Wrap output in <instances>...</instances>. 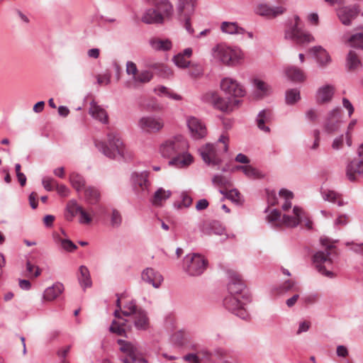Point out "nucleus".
Returning <instances> with one entry per match:
<instances>
[{"label":"nucleus","instance_id":"nucleus-35","mask_svg":"<svg viewBox=\"0 0 363 363\" xmlns=\"http://www.w3.org/2000/svg\"><path fill=\"white\" fill-rule=\"evenodd\" d=\"M272 114L270 111L268 110H262L261 111L257 118V123L258 128L265 132H269V128L265 125L266 123H268L271 120Z\"/></svg>","mask_w":363,"mask_h":363},{"label":"nucleus","instance_id":"nucleus-48","mask_svg":"<svg viewBox=\"0 0 363 363\" xmlns=\"http://www.w3.org/2000/svg\"><path fill=\"white\" fill-rule=\"evenodd\" d=\"M212 182L215 186L219 187H228L231 186L230 179L220 174L215 175L212 179Z\"/></svg>","mask_w":363,"mask_h":363},{"label":"nucleus","instance_id":"nucleus-8","mask_svg":"<svg viewBox=\"0 0 363 363\" xmlns=\"http://www.w3.org/2000/svg\"><path fill=\"white\" fill-rule=\"evenodd\" d=\"M213 56L228 65H238L244 58V54L240 49H233L223 45L217 46L213 49Z\"/></svg>","mask_w":363,"mask_h":363},{"label":"nucleus","instance_id":"nucleus-44","mask_svg":"<svg viewBox=\"0 0 363 363\" xmlns=\"http://www.w3.org/2000/svg\"><path fill=\"white\" fill-rule=\"evenodd\" d=\"M220 193L236 204H240L242 201V196L236 189H233L229 191L220 190Z\"/></svg>","mask_w":363,"mask_h":363},{"label":"nucleus","instance_id":"nucleus-54","mask_svg":"<svg viewBox=\"0 0 363 363\" xmlns=\"http://www.w3.org/2000/svg\"><path fill=\"white\" fill-rule=\"evenodd\" d=\"M26 271L30 274V277L33 278L38 277L41 274L40 269L33 264L30 261L26 262Z\"/></svg>","mask_w":363,"mask_h":363},{"label":"nucleus","instance_id":"nucleus-27","mask_svg":"<svg viewBox=\"0 0 363 363\" xmlns=\"http://www.w3.org/2000/svg\"><path fill=\"white\" fill-rule=\"evenodd\" d=\"M115 160L125 161L131 158V153L126 149L120 138L115 135Z\"/></svg>","mask_w":363,"mask_h":363},{"label":"nucleus","instance_id":"nucleus-3","mask_svg":"<svg viewBox=\"0 0 363 363\" xmlns=\"http://www.w3.org/2000/svg\"><path fill=\"white\" fill-rule=\"evenodd\" d=\"M320 241L325 250L315 253L313 257V264L319 273L333 279L336 276L333 270L334 259L336 257L335 246L328 238H320Z\"/></svg>","mask_w":363,"mask_h":363},{"label":"nucleus","instance_id":"nucleus-34","mask_svg":"<svg viewBox=\"0 0 363 363\" xmlns=\"http://www.w3.org/2000/svg\"><path fill=\"white\" fill-rule=\"evenodd\" d=\"M79 274L78 276V280L80 286L84 289V290L88 287H91L92 285V281L88 268L84 265H82L79 268Z\"/></svg>","mask_w":363,"mask_h":363},{"label":"nucleus","instance_id":"nucleus-63","mask_svg":"<svg viewBox=\"0 0 363 363\" xmlns=\"http://www.w3.org/2000/svg\"><path fill=\"white\" fill-rule=\"evenodd\" d=\"M126 72L128 74H132L133 79L138 73L136 65L133 62H128L126 64Z\"/></svg>","mask_w":363,"mask_h":363},{"label":"nucleus","instance_id":"nucleus-47","mask_svg":"<svg viewBox=\"0 0 363 363\" xmlns=\"http://www.w3.org/2000/svg\"><path fill=\"white\" fill-rule=\"evenodd\" d=\"M152 78V74L147 70L141 71L135 76L133 82L135 83H147Z\"/></svg>","mask_w":363,"mask_h":363},{"label":"nucleus","instance_id":"nucleus-14","mask_svg":"<svg viewBox=\"0 0 363 363\" xmlns=\"http://www.w3.org/2000/svg\"><path fill=\"white\" fill-rule=\"evenodd\" d=\"M138 127L146 133H158L164 127L162 118L156 116H146L138 121Z\"/></svg>","mask_w":363,"mask_h":363},{"label":"nucleus","instance_id":"nucleus-26","mask_svg":"<svg viewBox=\"0 0 363 363\" xmlns=\"http://www.w3.org/2000/svg\"><path fill=\"white\" fill-rule=\"evenodd\" d=\"M89 113L93 118L102 123H108V114L106 110L94 101L90 103Z\"/></svg>","mask_w":363,"mask_h":363},{"label":"nucleus","instance_id":"nucleus-29","mask_svg":"<svg viewBox=\"0 0 363 363\" xmlns=\"http://www.w3.org/2000/svg\"><path fill=\"white\" fill-rule=\"evenodd\" d=\"M64 291V286L60 282L54 284L48 287L43 293V299L48 301H52L57 298Z\"/></svg>","mask_w":363,"mask_h":363},{"label":"nucleus","instance_id":"nucleus-25","mask_svg":"<svg viewBox=\"0 0 363 363\" xmlns=\"http://www.w3.org/2000/svg\"><path fill=\"white\" fill-rule=\"evenodd\" d=\"M141 21L146 24H157L164 22V16L157 9H148L141 16Z\"/></svg>","mask_w":363,"mask_h":363},{"label":"nucleus","instance_id":"nucleus-13","mask_svg":"<svg viewBox=\"0 0 363 363\" xmlns=\"http://www.w3.org/2000/svg\"><path fill=\"white\" fill-rule=\"evenodd\" d=\"M195 0H179L177 10L179 18L184 22V26L189 34H194V30L191 26V15L194 13Z\"/></svg>","mask_w":363,"mask_h":363},{"label":"nucleus","instance_id":"nucleus-5","mask_svg":"<svg viewBox=\"0 0 363 363\" xmlns=\"http://www.w3.org/2000/svg\"><path fill=\"white\" fill-rule=\"evenodd\" d=\"M303 218V211L296 206L294 207L291 214L286 213L281 217L280 212L274 209L267 217L269 223L276 225H284L287 228L298 226L301 223Z\"/></svg>","mask_w":363,"mask_h":363},{"label":"nucleus","instance_id":"nucleus-30","mask_svg":"<svg viewBox=\"0 0 363 363\" xmlns=\"http://www.w3.org/2000/svg\"><path fill=\"white\" fill-rule=\"evenodd\" d=\"M363 174V161L355 162H350L346 168V175L347 179L351 182H354L357 179L356 174Z\"/></svg>","mask_w":363,"mask_h":363},{"label":"nucleus","instance_id":"nucleus-58","mask_svg":"<svg viewBox=\"0 0 363 363\" xmlns=\"http://www.w3.org/2000/svg\"><path fill=\"white\" fill-rule=\"evenodd\" d=\"M43 187L48 191H52L56 186L57 182L52 178H45L42 181Z\"/></svg>","mask_w":363,"mask_h":363},{"label":"nucleus","instance_id":"nucleus-40","mask_svg":"<svg viewBox=\"0 0 363 363\" xmlns=\"http://www.w3.org/2000/svg\"><path fill=\"white\" fill-rule=\"evenodd\" d=\"M84 197L91 204L96 203L100 199V192L94 186H88L84 189Z\"/></svg>","mask_w":363,"mask_h":363},{"label":"nucleus","instance_id":"nucleus-56","mask_svg":"<svg viewBox=\"0 0 363 363\" xmlns=\"http://www.w3.org/2000/svg\"><path fill=\"white\" fill-rule=\"evenodd\" d=\"M356 120H352L348 125L347 130L346 132V142L347 145L350 147L352 145V130L354 128V125H356Z\"/></svg>","mask_w":363,"mask_h":363},{"label":"nucleus","instance_id":"nucleus-49","mask_svg":"<svg viewBox=\"0 0 363 363\" xmlns=\"http://www.w3.org/2000/svg\"><path fill=\"white\" fill-rule=\"evenodd\" d=\"M96 146L105 156L112 158V144L111 140L109 141V146L105 142H96Z\"/></svg>","mask_w":363,"mask_h":363},{"label":"nucleus","instance_id":"nucleus-50","mask_svg":"<svg viewBox=\"0 0 363 363\" xmlns=\"http://www.w3.org/2000/svg\"><path fill=\"white\" fill-rule=\"evenodd\" d=\"M253 83L256 89L260 91L263 94H267L271 91L270 86L260 79H255Z\"/></svg>","mask_w":363,"mask_h":363},{"label":"nucleus","instance_id":"nucleus-2","mask_svg":"<svg viewBox=\"0 0 363 363\" xmlns=\"http://www.w3.org/2000/svg\"><path fill=\"white\" fill-rule=\"evenodd\" d=\"M138 309L135 301L127 294L117 296L115 306V335L122 336L130 329L127 318L133 315Z\"/></svg>","mask_w":363,"mask_h":363},{"label":"nucleus","instance_id":"nucleus-4","mask_svg":"<svg viewBox=\"0 0 363 363\" xmlns=\"http://www.w3.org/2000/svg\"><path fill=\"white\" fill-rule=\"evenodd\" d=\"M229 137L222 134L216 144L208 143L199 149L203 161L208 165L215 167L222 163L221 155L228 150Z\"/></svg>","mask_w":363,"mask_h":363},{"label":"nucleus","instance_id":"nucleus-38","mask_svg":"<svg viewBox=\"0 0 363 363\" xmlns=\"http://www.w3.org/2000/svg\"><path fill=\"white\" fill-rule=\"evenodd\" d=\"M82 207L78 205L76 201L72 200L69 201L66 207V211L65 213V218L67 220H72L73 218L79 214L81 211Z\"/></svg>","mask_w":363,"mask_h":363},{"label":"nucleus","instance_id":"nucleus-16","mask_svg":"<svg viewBox=\"0 0 363 363\" xmlns=\"http://www.w3.org/2000/svg\"><path fill=\"white\" fill-rule=\"evenodd\" d=\"M141 279L144 282L151 285L155 289H159L164 281L162 274L152 267H147L143 270Z\"/></svg>","mask_w":363,"mask_h":363},{"label":"nucleus","instance_id":"nucleus-19","mask_svg":"<svg viewBox=\"0 0 363 363\" xmlns=\"http://www.w3.org/2000/svg\"><path fill=\"white\" fill-rule=\"evenodd\" d=\"M341 118L342 115L340 108H335L330 111L328 113L325 121L326 130L329 133L337 130L342 122Z\"/></svg>","mask_w":363,"mask_h":363},{"label":"nucleus","instance_id":"nucleus-43","mask_svg":"<svg viewBox=\"0 0 363 363\" xmlns=\"http://www.w3.org/2000/svg\"><path fill=\"white\" fill-rule=\"evenodd\" d=\"M69 181L72 186L77 191H82L85 186L84 177L78 173L73 172L69 176Z\"/></svg>","mask_w":363,"mask_h":363},{"label":"nucleus","instance_id":"nucleus-1","mask_svg":"<svg viewBox=\"0 0 363 363\" xmlns=\"http://www.w3.org/2000/svg\"><path fill=\"white\" fill-rule=\"evenodd\" d=\"M189 144L182 135H176L163 141L159 152L163 157L172 158L169 164L176 168H186L194 161L193 157L187 152Z\"/></svg>","mask_w":363,"mask_h":363},{"label":"nucleus","instance_id":"nucleus-64","mask_svg":"<svg viewBox=\"0 0 363 363\" xmlns=\"http://www.w3.org/2000/svg\"><path fill=\"white\" fill-rule=\"evenodd\" d=\"M310 327H311L310 321L304 320V321L300 322L299 325H298V329L296 332V334L299 335L302 333L307 332L309 330Z\"/></svg>","mask_w":363,"mask_h":363},{"label":"nucleus","instance_id":"nucleus-7","mask_svg":"<svg viewBox=\"0 0 363 363\" xmlns=\"http://www.w3.org/2000/svg\"><path fill=\"white\" fill-rule=\"evenodd\" d=\"M115 342H117L118 350L123 354L121 360L123 363L138 362L145 363L146 360L140 355L137 345L132 341L125 338L115 337Z\"/></svg>","mask_w":363,"mask_h":363},{"label":"nucleus","instance_id":"nucleus-55","mask_svg":"<svg viewBox=\"0 0 363 363\" xmlns=\"http://www.w3.org/2000/svg\"><path fill=\"white\" fill-rule=\"evenodd\" d=\"M203 71L201 66L192 65L189 69V75L193 78H199L203 75Z\"/></svg>","mask_w":363,"mask_h":363},{"label":"nucleus","instance_id":"nucleus-31","mask_svg":"<svg viewBox=\"0 0 363 363\" xmlns=\"http://www.w3.org/2000/svg\"><path fill=\"white\" fill-rule=\"evenodd\" d=\"M192 55V49L190 48H186L182 52L178 53L173 58L174 64L181 68H186L189 66L190 61L187 58H190Z\"/></svg>","mask_w":363,"mask_h":363},{"label":"nucleus","instance_id":"nucleus-45","mask_svg":"<svg viewBox=\"0 0 363 363\" xmlns=\"http://www.w3.org/2000/svg\"><path fill=\"white\" fill-rule=\"evenodd\" d=\"M286 103L288 105H294L301 99L300 91L298 89H291L286 91Z\"/></svg>","mask_w":363,"mask_h":363},{"label":"nucleus","instance_id":"nucleus-11","mask_svg":"<svg viewBox=\"0 0 363 363\" xmlns=\"http://www.w3.org/2000/svg\"><path fill=\"white\" fill-rule=\"evenodd\" d=\"M148 171L133 172L130 177V185L138 196H147L150 193V182L148 179Z\"/></svg>","mask_w":363,"mask_h":363},{"label":"nucleus","instance_id":"nucleus-33","mask_svg":"<svg viewBox=\"0 0 363 363\" xmlns=\"http://www.w3.org/2000/svg\"><path fill=\"white\" fill-rule=\"evenodd\" d=\"M150 45L153 50L157 51H167L172 47V42L169 39H160L157 38L150 39Z\"/></svg>","mask_w":363,"mask_h":363},{"label":"nucleus","instance_id":"nucleus-20","mask_svg":"<svg viewBox=\"0 0 363 363\" xmlns=\"http://www.w3.org/2000/svg\"><path fill=\"white\" fill-rule=\"evenodd\" d=\"M245 284L240 279L238 274L235 272H230V281L228 285V295L242 296L247 295L245 291Z\"/></svg>","mask_w":363,"mask_h":363},{"label":"nucleus","instance_id":"nucleus-57","mask_svg":"<svg viewBox=\"0 0 363 363\" xmlns=\"http://www.w3.org/2000/svg\"><path fill=\"white\" fill-rule=\"evenodd\" d=\"M211 233L215 235H223L225 231V229L222 225L217 221H213L211 223Z\"/></svg>","mask_w":363,"mask_h":363},{"label":"nucleus","instance_id":"nucleus-36","mask_svg":"<svg viewBox=\"0 0 363 363\" xmlns=\"http://www.w3.org/2000/svg\"><path fill=\"white\" fill-rule=\"evenodd\" d=\"M171 195L172 192L169 190L159 188L154 194L152 203L154 206H160L162 205L163 202L171 196Z\"/></svg>","mask_w":363,"mask_h":363},{"label":"nucleus","instance_id":"nucleus-61","mask_svg":"<svg viewBox=\"0 0 363 363\" xmlns=\"http://www.w3.org/2000/svg\"><path fill=\"white\" fill-rule=\"evenodd\" d=\"M283 290L285 291L294 290L296 291H299V288L296 286V282L292 280H288L283 284Z\"/></svg>","mask_w":363,"mask_h":363},{"label":"nucleus","instance_id":"nucleus-21","mask_svg":"<svg viewBox=\"0 0 363 363\" xmlns=\"http://www.w3.org/2000/svg\"><path fill=\"white\" fill-rule=\"evenodd\" d=\"M284 73L287 79L292 82L302 83L306 79L305 72L295 65L286 66L284 69Z\"/></svg>","mask_w":363,"mask_h":363},{"label":"nucleus","instance_id":"nucleus-24","mask_svg":"<svg viewBox=\"0 0 363 363\" xmlns=\"http://www.w3.org/2000/svg\"><path fill=\"white\" fill-rule=\"evenodd\" d=\"M335 90V86L331 84H325L319 87L316 92L317 101L320 104L330 101L333 97Z\"/></svg>","mask_w":363,"mask_h":363},{"label":"nucleus","instance_id":"nucleus-9","mask_svg":"<svg viewBox=\"0 0 363 363\" xmlns=\"http://www.w3.org/2000/svg\"><path fill=\"white\" fill-rule=\"evenodd\" d=\"M294 24H291L285 31V38L292 40L298 45H305L313 42L315 40L313 36L302 30L300 17L294 16Z\"/></svg>","mask_w":363,"mask_h":363},{"label":"nucleus","instance_id":"nucleus-22","mask_svg":"<svg viewBox=\"0 0 363 363\" xmlns=\"http://www.w3.org/2000/svg\"><path fill=\"white\" fill-rule=\"evenodd\" d=\"M358 10L355 6H343L337 11V15L342 24L348 26L356 18Z\"/></svg>","mask_w":363,"mask_h":363},{"label":"nucleus","instance_id":"nucleus-32","mask_svg":"<svg viewBox=\"0 0 363 363\" xmlns=\"http://www.w3.org/2000/svg\"><path fill=\"white\" fill-rule=\"evenodd\" d=\"M222 32L230 35H243L245 30L239 26L236 22L223 21L220 25Z\"/></svg>","mask_w":363,"mask_h":363},{"label":"nucleus","instance_id":"nucleus-28","mask_svg":"<svg viewBox=\"0 0 363 363\" xmlns=\"http://www.w3.org/2000/svg\"><path fill=\"white\" fill-rule=\"evenodd\" d=\"M310 52L315 57L320 66L325 67L330 62V55L321 46H314L310 49Z\"/></svg>","mask_w":363,"mask_h":363},{"label":"nucleus","instance_id":"nucleus-51","mask_svg":"<svg viewBox=\"0 0 363 363\" xmlns=\"http://www.w3.org/2000/svg\"><path fill=\"white\" fill-rule=\"evenodd\" d=\"M242 172L250 179H257L262 177V174L257 169L250 165H245V167H243Z\"/></svg>","mask_w":363,"mask_h":363},{"label":"nucleus","instance_id":"nucleus-53","mask_svg":"<svg viewBox=\"0 0 363 363\" xmlns=\"http://www.w3.org/2000/svg\"><path fill=\"white\" fill-rule=\"evenodd\" d=\"M57 241L60 243L61 247L67 252H74L77 248V245L68 239L59 238Z\"/></svg>","mask_w":363,"mask_h":363},{"label":"nucleus","instance_id":"nucleus-15","mask_svg":"<svg viewBox=\"0 0 363 363\" xmlns=\"http://www.w3.org/2000/svg\"><path fill=\"white\" fill-rule=\"evenodd\" d=\"M207 96L210 97L211 103L213 106L223 112H230L233 110L234 106H238L240 104V100H235L231 102L230 99L220 97L216 92H211L207 94Z\"/></svg>","mask_w":363,"mask_h":363},{"label":"nucleus","instance_id":"nucleus-39","mask_svg":"<svg viewBox=\"0 0 363 363\" xmlns=\"http://www.w3.org/2000/svg\"><path fill=\"white\" fill-rule=\"evenodd\" d=\"M154 91L159 96H166L176 101H180L182 99V96L172 92L169 89L164 86H157L155 88Z\"/></svg>","mask_w":363,"mask_h":363},{"label":"nucleus","instance_id":"nucleus-59","mask_svg":"<svg viewBox=\"0 0 363 363\" xmlns=\"http://www.w3.org/2000/svg\"><path fill=\"white\" fill-rule=\"evenodd\" d=\"M79 222L82 224H89L91 221V217L82 208L79 213Z\"/></svg>","mask_w":363,"mask_h":363},{"label":"nucleus","instance_id":"nucleus-52","mask_svg":"<svg viewBox=\"0 0 363 363\" xmlns=\"http://www.w3.org/2000/svg\"><path fill=\"white\" fill-rule=\"evenodd\" d=\"M181 199V203H179L178 205L176 203H174V206L177 207V208H181L183 207L188 208L191 205L192 199L186 192L182 193Z\"/></svg>","mask_w":363,"mask_h":363},{"label":"nucleus","instance_id":"nucleus-60","mask_svg":"<svg viewBox=\"0 0 363 363\" xmlns=\"http://www.w3.org/2000/svg\"><path fill=\"white\" fill-rule=\"evenodd\" d=\"M111 75L110 73H104L97 77V82L101 85H106L111 82Z\"/></svg>","mask_w":363,"mask_h":363},{"label":"nucleus","instance_id":"nucleus-46","mask_svg":"<svg viewBox=\"0 0 363 363\" xmlns=\"http://www.w3.org/2000/svg\"><path fill=\"white\" fill-rule=\"evenodd\" d=\"M279 196L285 199L284 203L282 204L281 208L284 211L289 210L291 208V199L294 198V194L291 191L282 189L279 191Z\"/></svg>","mask_w":363,"mask_h":363},{"label":"nucleus","instance_id":"nucleus-6","mask_svg":"<svg viewBox=\"0 0 363 363\" xmlns=\"http://www.w3.org/2000/svg\"><path fill=\"white\" fill-rule=\"evenodd\" d=\"M208 260L201 254L189 253L183 259L182 269L191 277L201 275L207 269Z\"/></svg>","mask_w":363,"mask_h":363},{"label":"nucleus","instance_id":"nucleus-17","mask_svg":"<svg viewBox=\"0 0 363 363\" xmlns=\"http://www.w3.org/2000/svg\"><path fill=\"white\" fill-rule=\"evenodd\" d=\"M186 124L192 138L194 139H201L206 135V125L199 118L194 116H189L186 118Z\"/></svg>","mask_w":363,"mask_h":363},{"label":"nucleus","instance_id":"nucleus-37","mask_svg":"<svg viewBox=\"0 0 363 363\" xmlns=\"http://www.w3.org/2000/svg\"><path fill=\"white\" fill-rule=\"evenodd\" d=\"M321 194L325 201L337 203L339 206H342L345 204L342 199L341 196L333 190L323 189Z\"/></svg>","mask_w":363,"mask_h":363},{"label":"nucleus","instance_id":"nucleus-23","mask_svg":"<svg viewBox=\"0 0 363 363\" xmlns=\"http://www.w3.org/2000/svg\"><path fill=\"white\" fill-rule=\"evenodd\" d=\"M134 326L138 330H147L150 327V318L145 311L138 308L134 313Z\"/></svg>","mask_w":363,"mask_h":363},{"label":"nucleus","instance_id":"nucleus-41","mask_svg":"<svg viewBox=\"0 0 363 363\" xmlns=\"http://www.w3.org/2000/svg\"><path fill=\"white\" fill-rule=\"evenodd\" d=\"M157 12L162 13L164 20L165 18H168L172 16L173 13V6L168 1H161L157 4Z\"/></svg>","mask_w":363,"mask_h":363},{"label":"nucleus","instance_id":"nucleus-18","mask_svg":"<svg viewBox=\"0 0 363 363\" xmlns=\"http://www.w3.org/2000/svg\"><path fill=\"white\" fill-rule=\"evenodd\" d=\"M286 10V8L281 5L272 6L263 3L257 6L255 13L267 18H273L283 14Z\"/></svg>","mask_w":363,"mask_h":363},{"label":"nucleus","instance_id":"nucleus-10","mask_svg":"<svg viewBox=\"0 0 363 363\" xmlns=\"http://www.w3.org/2000/svg\"><path fill=\"white\" fill-rule=\"evenodd\" d=\"M250 301V298L248 295H228L224 299V305L228 310L232 311L237 316L245 319L248 315L245 306Z\"/></svg>","mask_w":363,"mask_h":363},{"label":"nucleus","instance_id":"nucleus-12","mask_svg":"<svg viewBox=\"0 0 363 363\" xmlns=\"http://www.w3.org/2000/svg\"><path fill=\"white\" fill-rule=\"evenodd\" d=\"M221 91L229 97H243L246 91L244 86L236 79L232 77H224L220 83Z\"/></svg>","mask_w":363,"mask_h":363},{"label":"nucleus","instance_id":"nucleus-62","mask_svg":"<svg viewBox=\"0 0 363 363\" xmlns=\"http://www.w3.org/2000/svg\"><path fill=\"white\" fill-rule=\"evenodd\" d=\"M343 142H344V135H341L334 139L333 144H332V147L335 150H338L343 147Z\"/></svg>","mask_w":363,"mask_h":363},{"label":"nucleus","instance_id":"nucleus-42","mask_svg":"<svg viewBox=\"0 0 363 363\" xmlns=\"http://www.w3.org/2000/svg\"><path fill=\"white\" fill-rule=\"evenodd\" d=\"M346 67L350 71L356 70L361 67V62L353 51H350L347 55Z\"/></svg>","mask_w":363,"mask_h":363}]
</instances>
